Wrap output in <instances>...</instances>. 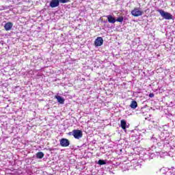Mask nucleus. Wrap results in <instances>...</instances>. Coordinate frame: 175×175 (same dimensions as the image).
Returning a JSON list of instances; mask_svg holds the SVG:
<instances>
[{
  "label": "nucleus",
  "mask_w": 175,
  "mask_h": 175,
  "mask_svg": "<svg viewBox=\"0 0 175 175\" xmlns=\"http://www.w3.org/2000/svg\"><path fill=\"white\" fill-rule=\"evenodd\" d=\"M157 12L160 13L161 17H163L165 20H172L173 18V15L169 12H165L163 10H157Z\"/></svg>",
  "instance_id": "nucleus-1"
},
{
  "label": "nucleus",
  "mask_w": 175,
  "mask_h": 175,
  "mask_svg": "<svg viewBox=\"0 0 175 175\" xmlns=\"http://www.w3.org/2000/svg\"><path fill=\"white\" fill-rule=\"evenodd\" d=\"M144 12L142 10H140L138 8H135L131 11V14L133 16V17H139V16H143V14Z\"/></svg>",
  "instance_id": "nucleus-2"
},
{
  "label": "nucleus",
  "mask_w": 175,
  "mask_h": 175,
  "mask_svg": "<svg viewBox=\"0 0 175 175\" xmlns=\"http://www.w3.org/2000/svg\"><path fill=\"white\" fill-rule=\"evenodd\" d=\"M72 136H74L75 139H81L83 137V131L79 129H75L72 131Z\"/></svg>",
  "instance_id": "nucleus-3"
},
{
  "label": "nucleus",
  "mask_w": 175,
  "mask_h": 175,
  "mask_svg": "<svg viewBox=\"0 0 175 175\" xmlns=\"http://www.w3.org/2000/svg\"><path fill=\"white\" fill-rule=\"evenodd\" d=\"M69 144H70V142L68 139L63 138L60 139V146L62 147H69Z\"/></svg>",
  "instance_id": "nucleus-4"
},
{
  "label": "nucleus",
  "mask_w": 175,
  "mask_h": 175,
  "mask_svg": "<svg viewBox=\"0 0 175 175\" xmlns=\"http://www.w3.org/2000/svg\"><path fill=\"white\" fill-rule=\"evenodd\" d=\"M94 44L96 47L102 46L103 44V38L102 37H98L94 41Z\"/></svg>",
  "instance_id": "nucleus-5"
},
{
  "label": "nucleus",
  "mask_w": 175,
  "mask_h": 175,
  "mask_svg": "<svg viewBox=\"0 0 175 175\" xmlns=\"http://www.w3.org/2000/svg\"><path fill=\"white\" fill-rule=\"evenodd\" d=\"M51 8H57L59 6V0H51L50 2Z\"/></svg>",
  "instance_id": "nucleus-6"
},
{
  "label": "nucleus",
  "mask_w": 175,
  "mask_h": 175,
  "mask_svg": "<svg viewBox=\"0 0 175 175\" xmlns=\"http://www.w3.org/2000/svg\"><path fill=\"white\" fill-rule=\"evenodd\" d=\"M107 18L108 22L110 23V24H114L116 21V18L113 17V16H111V15L107 16Z\"/></svg>",
  "instance_id": "nucleus-7"
},
{
  "label": "nucleus",
  "mask_w": 175,
  "mask_h": 175,
  "mask_svg": "<svg viewBox=\"0 0 175 175\" xmlns=\"http://www.w3.org/2000/svg\"><path fill=\"white\" fill-rule=\"evenodd\" d=\"M12 27H13V23L10 22L7 23L4 26L5 31H10V29H12Z\"/></svg>",
  "instance_id": "nucleus-8"
},
{
  "label": "nucleus",
  "mask_w": 175,
  "mask_h": 175,
  "mask_svg": "<svg viewBox=\"0 0 175 175\" xmlns=\"http://www.w3.org/2000/svg\"><path fill=\"white\" fill-rule=\"evenodd\" d=\"M55 98L60 105H64V103H65V99L61 97V96H55Z\"/></svg>",
  "instance_id": "nucleus-9"
},
{
  "label": "nucleus",
  "mask_w": 175,
  "mask_h": 175,
  "mask_svg": "<svg viewBox=\"0 0 175 175\" xmlns=\"http://www.w3.org/2000/svg\"><path fill=\"white\" fill-rule=\"evenodd\" d=\"M120 126L124 131L126 129V121L125 120H122L120 121Z\"/></svg>",
  "instance_id": "nucleus-10"
},
{
  "label": "nucleus",
  "mask_w": 175,
  "mask_h": 175,
  "mask_svg": "<svg viewBox=\"0 0 175 175\" xmlns=\"http://www.w3.org/2000/svg\"><path fill=\"white\" fill-rule=\"evenodd\" d=\"M130 107L133 109H136V107H137V102H136L135 100L131 101Z\"/></svg>",
  "instance_id": "nucleus-11"
},
{
  "label": "nucleus",
  "mask_w": 175,
  "mask_h": 175,
  "mask_svg": "<svg viewBox=\"0 0 175 175\" xmlns=\"http://www.w3.org/2000/svg\"><path fill=\"white\" fill-rule=\"evenodd\" d=\"M43 157H44V153H43L42 152H38V153H36V158H38V159H42Z\"/></svg>",
  "instance_id": "nucleus-12"
},
{
  "label": "nucleus",
  "mask_w": 175,
  "mask_h": 175,
  "mask_svg": "<svg viewBox=\"0 0 175 175\" xmlns=\"http://www.w3.org/2000/svg\"><path fill=\"white\" fill-rule=\"evenodd\" d=\"M116 21H118V23H122V21H124V17L123 16H120L116 19Z\"/></svg>",
  "instance_id": "nucleus-13"
},
{
  "label": "nucleus",
  "mask_w": 175,
  "mask_h": 175,
  "mask_svg": "<svg viewBox=\"0 0 175 175\" xmlns=\"http://www.w3.org/2000/svg\"><path fill=\"white\" fill-rule=\"evenodd\" d=\"M98 165H106V162L104 161L103 160H98Z\"/></svg>",
  "instance_id": "nucleus-14"
},
{
  "label": "nucleus",
  "mask_w": 175,
  "mask_h": 175,
  "mask_svg": "<svg viewBox=\"0 0 175 175\" xmlns=\"http://www.w3.org/2000/svg\"><path fill=\"white\" fill-rule=\"evenodd\" d=\"M69 1L70 0H59V2H60V3H68Z\"/></svg>",
  "instance_id": "nucleus-15"
},
{
  "label": "nucleus",
  "mask_w": 175,
  "mask_h": 175,
  "mask_svg": "<svg viewBox=\"0 0 175 175\" xmlns=\"http://www.w3.org/2000/svg\"><path fill=\"white\" fill-rule=\"evenodd\" d=\"M149 98H154V94L153 93H150L149 94Z\"/></svg>",
  "instance_id": "nucleus-16"
},
{
  "label": "nucleus",
  "mask_w": 175,
  "mask_h": 175,
  "mask_svg": "<svg viewBox=\"0 0 175 175\" xmlns=\"http://www.w3.org/2000/svg\"><path fill=\"white\" fill-rule=\"evenodd\" d=\"M72 135H73V131H72V132H69V133H68V135H69V136H72Z\"/></svg>",
  "instance_id": "nucleus-17"
}]
</instances>
